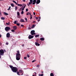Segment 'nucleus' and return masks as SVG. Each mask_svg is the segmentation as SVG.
Wrapping results in <instances>:
<instances>
[{"label": "nucleus", "mask_w": 76, "mask_h": 76, "mask_svg": "<svg viewBox=\"0 0 76 76\" xmlns=\"http://www.w3.org/2000/svg\"><path fill=\"white\" fill-rule=\"evenodd\" d=\"M33 14L34 15H35V12H33Z\"/></svg>", "instance_id": "obj_47"}, {"label": "nucleus", "mask_w": 76, "mask_h": 76, "mask_svg": "<svg viewBox=\"0 0 76 76\" xmlns=\"http://www.w3.org/2000/svg\"><path fill=\"white\" fill-rule=\"evenodd\" d=\"M24 59H25L26 60V57H25L24 58Z\"/></svg>", "instance_id": "obj_51"}, {"label": "nucleus", "mask_w": 76, "mask_h": 76, "mask_svg": "<svg viewBox=\"0 0 76 76\" xmlns=\"http://www.w3.org/2000/svg\"><path fill=\"white\" fill-rule=\"evenodd\" d=\"M30 2L32 3L33 2V0H30Z\"/></svg>", "instance_id": "obj_31"}, {"label": "nucleus", "mask_w": 76, "mask_h": 76, "mask_svg": "<svg viewBox=\"0 0 76 76\" xmlns=\"http://www.w3.org/2000/svg\"><path fill=\"white\" fill-rule=\"evenodd\" d=\"M35 44L36 46H39V45H40L39 43H38L37 42H35Z\"/></svg>", "instance_id": "obj_8"}, {"label": "nucleus", "mask_w": 76, "mask_h": 76, "mask_svg": "<svg viewBox=\"0 0 76 76\" xmlns=\"http://www.w3.org/2000/svg\"><path fill=\"white\" fill-rule=\"evenodd\" d=\"M35 21H34L33 22V23H35Z\"/></svg>", "instance_id": "obj_59"}, {"label": "nucleus", "mask_w": 76, "mask_h": 76, "mask_svg": "<svg viewBox=\"0 0 76 76\" xmlns=\"http://www.w3.org/2000/svg\"><path fill=\"white\" fill-rule=\"evenodd\" d=\"M11 69L12 71L14 73H16L18 70V68L15 67H13Z\"/></svg>", "instance_id": "obj_2"}, {"label": "nucleus", "mask_w": 76, "mask_h": 76, "mask_svg": "<svg viewBox=\"0 0 76 76\" xmlns=\"http://www.w3.org/2000/svg\"><path fill=\"white\" fill-rule=\"evenodd\" d=\"M44 75L43 74H39V76H43V75Z\"/></svg>", "instance_id": "obj_22"}, {"label": "nucleus", "mask_w": 76, "mask_h": 76, "mask_svg": "<svg viewBox=\"0 0 76 76\" xmlns=\"http://www.w3.org/2000/svg\"><path fill=\"white\" fill-rule=\"evenodd\" d=\"M4 14L5 15H6V16H7V15H8V14L6 12H4Z\"/></svg>", "instance_id": "obj_19"}, {"label": "nucleus", "mask_w": 76, "mask_h": 76, "mask_svg": "<svg viewBox=\"0 0 76 76\" xmlns=\"http://www.w3.org/2000/svg\"><path fill=\"white\" fill-rule=\"evenodd\" d=\"M25 19L26 20V22H27V18H26L25 17Z\"/></svg>", "instance_id": "obj_38"}, {"label": "nucleus", "mask_w": 76, "mask_h": 76, "mask_svg": "<svg viewBox=\"0 0 76 76\" xmlns=\"http://www.w3.org/2000/svg\"><path fill=\"white\" fill-rule=\"evenodd\" d=\"M40 2L41 1H40V0H37L36 1V4H39Z\"/></svg>", "instance_id": "obj_10"}, {"label": "nucleus", "mask_w": 76, "mask_h": 76, "mask_svg": "<svg viewBox=\"0 0 76 76\" xmlns=\"http://www.w3.org/2000/svg\"><path fill=\"white\" fill-rule=\"evenodd\" d=\"M20 21L21 22H25V21H24V20H23V19H21Z\"/></svg>", "instance_id": "obj_12"}, {"label": "nucleus", "mask_w": 76, "mask_h": 76, "mask_svg": "<svg viewBox=\"0 0 76 76\" xmlns=\"http://www.w3.org/2000/svg\"><path fill=\"white\" fill-rule=\"evenodd\" d=\"M17 5L18 6H20V7H22V4H18Z\"/></svg>", "instance_id": "obj_13"}, {"label": "nucleus", "mask_w": 76, "mask_h": 76, "mask_svg": "<svg viewBox=\"0 0 76 76\" xmlns=\"http://www.w3.org/2000/svg\"><path fill=\"white\" fill-rule=\"evenodd\" d=\"M13 29H14V30H16V29H17V27L16 26H14L13 27Z\"/></svg>", "instance_id": "obj_11"}, {"label": "nucleus", "mask_w": 76, "mask_h": 76, "mask_svg": "<svg viewBox=\"0 0 76 76\" xmlns=\"http://www.w3.org/2000/svg\"><path fill=\"white\" fill-rule=\"evenodd\" d=\"M35 61H36V60H33L32 61V63H34V62H35Z\"/></svg>", "instance_id": "obj_34"}, {"label": "nucleus", "mask_w": 76, "mask_h": 76, "mask_svg": "<svg viewBox=\"0 0 76 76\" xmlns=\"http://www.w3.org/2000/svg\"><path fill=\"white\" fill-rule=\"evenodd\" d=\"M28 29H31V28H30V27H28Z\"/></svg>", "instance_id": "obj_46"}, {"label": "nucleus", "mask_w": 76, "mask_h": 76, "mask_svg": "<svg viewBox=\"0 0 76 76\" xmlns=\"http://www.w3.org/2000/svg\"><path fill=\"white\" fill-rule=\"evenodd\" d=\"M11 6H12V7H15V5L13 4H11Z\"/></svg>", "instance_id": "obj_18"}, {"label": "nucleus", "mask_w": 76, "mask_h": 76, "mask_svg": "<svg viewBox=\"0 0 76 76\" xmlns=\"http://www.w3.org/2000/svg\"><path fill=\"white\" fill-rule=\"evenodd\" d=\"M14 24H16V21H15L14 22Z\"/></svg>", "instance_id": "obj_42"}, {"label": "nucleus", "mask_w": 76, "mask_h": 76, "mask_svg": "<svg viewBox=\"0 0 76 76\" xmlns=\"http://www.w3.org/2000/svg\"><path fill=\"white\" fill-rule=\"evenodd\" d=\"M17 8H18V7H15V11H16V10H17Z\"/></svg>", "instance_id": "obj_32"}, {"label": "nucleus", "mask_w": 76, "mask_h": 76, "mask_svg": "<svg viewBox=\"0 0 76 76\" xmlns=\"http://www.w3.org/2000/svg\"><path fill=\"white\" fill-rule=\"evenodd\" d=\"M17 53L16 54V60H19L20 59V54L19 50L17 51Z\"/></svg>", "instance_id": "obj_1"}, {"label": "nucleus", "mask_w": 76, "mask_h": 76, "mask_svg": "<svg viewBox=\"0 0 76 76\" xmlns=\"http://www.w3.org/2000/svg\"><path fill=\"white\" fill-rule=\"evenodd\" d=\"M34 73H35L36 75V74H37V73H36V72H34Z\"/></svg>", "instance_id": "obj_63"}, {"label": "nucleus", "mask_w": 76, "mask_h": 76, "mask_svg": "<svg viewBox=\"0 0 76 76\" xmlns=\"http://www.w3.org/2000/svg\"><path fill=\"white\" fill-rule=\"evenodd\" d=\"M34 38V36H32L31 35H30L28 36L29 39H32Z\"/></svg>", "instance_id": "obj_7"}, {"label": "nucleus", "mask_w": 76, "mask_h": 76, "mask_svg": "<svg viewBox=\"0 0 76 76\" xmlns=\"http://www.w3.org/2000/svg\"><path fill=\"white\" fill-rule=\"evenodd\" d=\"M11 31L12 32H15V30H14L13 29L11 30Z\"/></svg>", "instance_id": "obj_36"}, {"label": "nucleus", "mask_w": 76, "mask_h": 76, "mask_svg": "<svg viewBox=\"0 0 76 76\" xmlns=\"http://www.w3.org/2000/svg\"><path fill=\"white\" fill-rule=\"evenodd\" d=\"M25 8V7H23L22 9V11H23V10H24Z\"/></svg>", "instance_id": "obj_24"}, {"label": "nucleus", "mask_w": 76, "mask_h": 76, "mask_svg": "<svg viewBox=\"0 0 76 76\" xmlns=\"http://www.w3.org/2000/svg\"><path fill=\"white\" fill-rule=\"evenodd\" d=\"M17 73L18 75L20 76V74H19V72L17 71Z\"/></svg>", "instance_id": "obj_26"}, {"label": "nucleus", "mask_w": 76, "mask_h": 76, "mask_svg": "<svg viewBox=\"0 0 76 76\" xmlns=\"http://www.w3.org/2000/svg\"><path fill=\"white\" fill-rule=\"evenodd\" d=\"M39 40V39H37L36 40V42H38V41Z\"/></svg>", "instance_id": "obj_44"}, {"label": "nucleus", "mask_w": 76, "mask_h": 76, "mask_svg": "<svg viewBox=\"0 0 76 76\" xmlns=\"http://www.w3.org/2000/svg\"><path fill=\"white\" fill-rule=\"evenodd\" d=\"M23 73L21 74V75H23Z\"/></svg>", "instance_id": "obj_62"}, {"label": "nucleus", "mask_w": 76, "mask_h": 76, "mask_svg": "<svg viewBox=\"0 0 76 76\" xmlns=\"http://www.w3.org/2000/svg\"><path fill=\"white\" fill-rule=\"evenodd\" d=\"M21 26H22V27H23V26H23V25H21Z\"/></svg>", "instance_id": "obj_49"}, {"label": "nucleus", "mask_w": 76, "mask_h": 76, "mask_svg": "<svg viewBox=\"0 0 76 76\" xmlns=\"http://www.w3.org/2000/svg\"><path fill=\"white\" fill-rule=\"evenodd\" d=\"M6 25H9L10 24V22H8V23H6Z\"/></svg>", "instance_id": "obj_15"}, {"label": "nucleus", "mask_w": 76, "mask_h": 76, "mask_svg": "<svg viewBox=\"0 0 76 76\" xmlns=\"http://www.w3.org/2000/svg\"><path fill=\"white\" fill-rule=\"evenodd\" d=\"M28 9H26V12H28Z\"/></svg>", "instance_id": "obj_41"}, {"label": "nucleus", "mask_w": 76, "mask_h": 76, "mask_svg": "<svg viewBox=\"0 0 76 76\" xmlns=\"http://www.w3.org/2000/svg\"><path fill=\"white\" fill-rule=\"evenodd\" d=\"M4 52H6V51L5 50H4Z\"/></svg>", "instance_id": "obj_60"}, {"label": "nucleus", "mask_w": 76, "mask_h": 76, "mask_svg": "<svg viewBox=\"0 0 76 76\" xmlns=\"http://www.w3.org/2000/svg\"><path fill=\"white\" fill-rule=\"evenodd\" d=\"M29 15H31V13H30V12Z\"/></svg>", "instance_id": "obj_61"}, {"label": "nucleus", "mask_w": 76, "mask_h": 76, "mask_svg": "<svg viewBox=\"0 0 76 76\" xmlns=\"http://www.w3.org/2000/svg\"><path fill=\"white\" fill-rule=\"evenodd\" d=\"M31 28H35V25L33 24V25H32V27H31Z\"/></svg>", "instance_id": "obj_25"}, {"label": "nucleus", "mask_w": 76, "mask_h": 76, "mask_svg": "<svg viewBox=\"0 0 76 76\" xmlns=\"http://www.w3.org/2000/svg\"><path fill=\"white\" fill-rule=\"evenodd\" d=\"M5 29L6 31H9V30H10L11 29L9 27H6L5 28Z\"/></svg>", "instance_id": "obj_4"}, {"label": "nucleus", "mask_w": 76, "mask_h": 76, "mask_svg": "<svg viewBox=\"0 0 76 76\" xmlns=\"http://www.w3.org/2000/svg\"><path fill=\"white\" fill-rule=\"evenodd\" d=\"M50 76H54V73H51L50 74Z\"/></svg>", "instance_id": "obj_17"}, {"label": "nucleus", "mask_w": 76, "mask_h": 76, "mask_svg": "<svg viewBox=\"0 0 76 76\" xmlns=\"http://www.w3.org/2000/svg\"><path fill=\"white\" fill-rule=\"evenodd\" d=\"M16 24L18 26H19L20 25V24L19 23H17Z\"/></svg>", "instance_id": "obj_33"}, {"label": "nucleus", "mask_w": 76, "mask_h": 76, "mask_svg": "<svg viewBox=\"0 0 76 76\" xmlns=\"http://www.w3.org/2000/svg\"><path fill=\"white\" fill-rule=\"evenodd\" d=\"M39 64H38L37 65V67H39Z\"/></svg>", "instance_id": "obj_40"}, {"label": "nucleus", "mask_w": 76, "mask_h": 76, "mask_svg": "<svg viewBox=\"0 0 76 76\" xmlns=\"http://www.w3.org/2000/svg\"><path fill=\"white\" fill-rule=\"evenodd\" d=\"M25 45H24V44H23V45H22V47H24Z\"/></svg>", "instance_id": "obj_45"}, {"label": "nucleus", "mask_w": 76, "mask_h": 76, "mask_svg": "<svg viewBox=\"0 0 76 76\" xmlns=\"http://www.w3.org/2000/svg\"><path fill=\"white\" fill-rule=\"evenodd\" d=\"M13 1V3H15V4H16V5H17V3H16V1Z\"/></svg>", "instance_id": "obj_20"}, {"label": "nucleus", "mask_w": 76, "mask_h": 76, "mask_svg": "<svg viewBox=\"0 0 76 76\" xmlns=\"http://www.w3.org/2000/svg\"><path fill=\"white\" fill-rule=\"evenodd\" d=\"M1 35L0 34V38H1Z\"/></svg>", "instance_id": "obj_56"}, {"label": "nucleus", "mask_w": 76, "mask_h": 76, "mask_svg": "<svg viewBox=\"0 0 76 76\" xmlns=\"http://www.w3.org/2000/svg\"><path fill=\"white\" fill-rule=\"evenodd\" d=\"M35 30H32L31 32V34L32 35H35Z\"/></svg>", "instance_id": "obj_5"}, {"label": "nucleus", "mask_w": 76, "mask_h": 76, "mask_svg": "<svg viewBox=\"0 0 76 76\" xmlns=\"http://www.w3.org/2000/svg\"><path fill=\"white\" fill-rule=\"evenodd\" d=\"M10 67L11 68V69H12L13 67V66L12 65H10Z\"/></svg>", "instance_id": "obj_28"}, {"label": "nucleus", "mask_w": 76, "mask_h": 76, "mask_svg": "<svg viewBox=\"0 0 76 76\" xmlns=\"http://www.w3.org/2000/svg\"><path fill=\"white\" fill-rule=\"evenodd\" d=\"M9 44V43H6V45H8Z\"/></svg>", "instance_id": "obj_48"}, {"label": "nucleus", "mask_w": 76, "mask_h": 76, "mask_svg": "<svg viewBox=\"0 0 76 76\" xmlns=\"http://www.w3.org/2000/svg\"><path fill=\"white\" fill-rule=\"evenodd\" d=\"M36 20H38V18L37 17H36Z\"/></svg>", "instance_id": "obj_43"}, {"label": "nucleus", "mask_w": 76, "mask_h": 76, "mask_svg": "<svg viewBox=\"0 0 76 76\" xmlns=\"http://www.w3.org/2000/svg\"><path fill=\"white\" fill-rule=\"evenodd\" d=\"M40 39L41 41H44V38H41Z\"/></svg>", "instance_id": "obj_14"}, {"label": "nucleus", "mask_w": 76, "mask_h": 76, "mask_svg": "<svg viewBox=\"0 0 76 76\" xmlns=\"http://www.w3.org/2000/svg\"><path fill=\"white\" fill-rule=\"evenodd\" d=\"M10 33H7L6 34V37L7 38H10Z\"/></svg>", "instance_id": "obj_6"}, {"label": "nucleus", "mask_w": 76, "mask_h": 76, "mask_svg": "<svg viewBox=\"0 0 76 76\" xmlns=\"http://www.w3.org/2000/svg\"><path fill=\"white\" fill-rule=\"evenodd\" d=\"M28 4V6H29V4Z\"/></svg>", "instance_id": "obj_57"}, {"label": "nucleus", "mask_w": 76, "mask_h": 76, "mask_svg": "<svg viewBox=\"0 0 76 76\" xmlns=\"http://www.w3.org/2000/svg\"><path fill=\"white\" fill-rule=\"evenodd\" d=\"M27 56L28 58H29L30 57V56H29V55L28 54H27Z\"/></svg>", "instance_id": "obj_37"}, {"label": "nucleus", "mask_w": 76, "mask_h": 76, "mask_svg": "<svg viewBox=\"0 0 76 76\" xmlns=\"http://www.w3.org/2000/svg\"><path fill=\"white\" fill-rule=\"evenodd\" d=\"M22 7H21L20 8V10H22Z\"/></svg>", "instance_id": "obj_50"}, {"label": "nucleus", "mask_w": 76, "mask_h": 76, "mask_svg": "<svg viewBox=\"0 0 76 76\" xmlns=\"http://www.w3.org/2000/svg\"><path fill=\"white\" fill-rule=\"evenodd\" d=\"M17 15L18 16H19L20 15V13L19 12H17Z\"/></svg>", "instance_id": "obj_23"}, {"label": "nucleus", "mask_w": 76, "mask_h": 76, "mask_svg": "<svg viewBox=\"0 0 76 76\" xmlns=\"http://www.w3.org/2000/svg\"><path fill=\"white\" fill-rule=\"evenodd\" d=\"M1 20H4V19H5V18L4 17H2L1 18Z\"/></svg>", "instance_id": "obj_16"}, {"label": "nucleus", "mask_w": 76, "mask_h": 76, "mask_svg": "<svg viewBox=\"0 0 76 76\" xmlns=\"http://www.w3.org/2000/svg\"><path fill=\"white\" fill-rule=\"evenodd\" d=\"M26 15H29V14H28V13H27L26 14Z\"/></svg>", "instance_id": "obj_58"}, {"label": "nucleus", "mask_w": 76, "mask_h": 76, "mask_svg": "<svg viewBox=\"0 0 76 76\" xmlns=\"http://www.w3.org/2000/svg\"><path fill=\"white\" fill-rule=\"evenodd\" d=\"M4 50H0V58H1V56H3V54H4Z\"/></svg>", "instance_id": "obj_3"}, {"label": "nucleus", "mask_w": 76, "mask_h": 76, "mask_svg": "<svg viewBox=\"0 0 76 76\" xmlns=\"http://www.w3.org/2000/svg\"><path fill=\"white\" fill-rule=\"evenodd\" d=\"M23 1L24 2H25V1H26V0H23Z\"/></svg>", "instance_id": "obj_52"}, {"label": "nucleus", "mask_w": 76, "mask_h": 76, "mask_svg": "<svg viewBox=\"0 0 76 76\" xmlns=\"http://www.w3.org/2000/svg\"><path fill=\"white\" fill-rule=\"evenodd\" d=\"M36 0H33V4H35L37 3Z\"/></svg>", "instance_id": "obj_9"}, {"label": "nucleus", "mask_w": 76, "mask_h": 76, "mask_svg": "<svg viewBox=\"0 0 76 76\" xmlns=\"http://www.w3.org/2000/svg\"><path fill=\"white\" fill-rule=\"evenodd\" d=\"M23 13H24L23 11H22L21 12V14H23Z\"/></svg>", "instance_id": "obj_39"}, {"label": "nucleus", "mask_w": 76, "mask_h": 76, "mask_svg": "<svg viewBox=\"0 0 76 76\" xmlns=\"http://www.w3.org/2000/svg\"><path fill=\"white\" fill-rule=\"evenodd\" d=\"M23 6H24V7H26V4H23Z\"/></svg>", "instance_id": "obj_30"}, {"label": "nucleus", "mask_w": 76, "mask_h": 76, "mask_svg": "<svg viewBox=\"0 0 76 76\" xmlns=\"http://www.w3.org/2000/svg\"><path fill=\"white\" fill-rule=\"evenodd\" d=\"M39 35H36L35 36V37H36V38H37V37H39Z\"/></svg>", "instance_id": "obj_27"}, {"label": "nucleus", "mask_w": 76, "mask_h": 76, "mask_svg": "<svg viewBox=\"0 0 76 76\" xmlns=\"http://www.w3.org/2000/svg\"><path fill=\"white\" fill-rule=\"evenodd\" d=\"M38 20V22H39V21H40V19H39V20Z\"/></svg>", "instance_id": "obj_54"}, {"label": "nucleus", "mask_w": 76, "mask_h": 76, "mask_svg": "<svg viewBox=\"0 0 76 76\" xmlns=\"http://www.w3.org/2000/svg\"><path fill=\"white\" fill-rule=\"evenodd\" d=\"M32 17H31L30 18V19H32Z\"/></svg>", "instance_id": "obj_53"}, {"label": "nucleus", "mask_w": 76, "mask_h": 76, "mask_svg": "<svg viewBox=\"0 0 76 76\" xmlns=\"http://www.w3.org/2000/svg\"><path fill=\"white\" fill-rule=\"evenodd\" d=\"M19 72H20V73H22L23 72V71H22L21 70H19Z\"/></svg>", "instance_id": "obj_21"}, {"label": "nucleus", "mask_w": 76, "mask_h": 76, "mask_svg": "<svg viewBox=\"0 0 76 76\" xmlns=\"http://www.w3.org/2000/svg\"><path fill=\"white\" fill-rule=\"evenodd\" d=\"M10 8H11V7L10 6L8 9H7V10H9L10 9Z\"/></svg>", "instance_id": "obj_29"}, {"label": "nucleus", "mask_w": 76, "mask_h": 76, "mask_svg": "<svg viewBox=\"0 0 76 76\" xmlns=\"http://www.w3.org/2000/svg\"><path fill=\"white\" fill-rule=\"evenodd\" d=\"M29 48H27V49H28V50H29Z\"/></svg>", "instance_id": "obj_64"}, {"label": "nucleus", "mask_w": 76, "mask_h": 76, "mask_svg": "<svg viewBox=\"0 0 76 76\" xmlns=\"http://www.w3.org/2000/svg\"><path fill=\"white\" fill-rule=\"evenodd\" d=\"M28 4H29V5H30V4H32V3L30 2H29Z\"/></svg>", "instance_id": "obj_35"}, {"label": "nucleus", "mask_w": 76, "mask_h": 76, "mask_svg": "<svg viewBox=\"0 0 76 76\" xmlns=\"http://www.w3.org/2000/svg\"><path fill=\"white\" fill-rule=\"evenodd\" d=\"M39 19H41V17H39Z\"/></svg>", "instance_id": "obj_55"}]
</instances>
